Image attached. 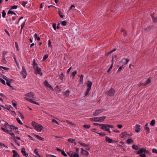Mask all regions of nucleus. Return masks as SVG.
I'll use <instances>...</instances> for the list:
<instances>
[{
    "mask_svg": "<svg viewBox=\"0 0 157 157\" xmlns=\"http://www.w3.org/2000/svg\"><path fill=\"white\" fill-rule=\"evenodd\" d=\"M31 124L34 129L38 132H41L43 128L41 124H37L35 121L32 122Z\"/></svg>",
    "mask_w": 157,
    "mask_h": 157,
    "instance_id": "f257e3e1",
    "label": "nucleus"
},
{
    "mask_svg": "<svg viewBox=\"0 0 157 157\" xmlns=\"http://www.w3.org/2000/svg\"><path fill=\"white\" fill-rule=\"evenodd\" d=\"M34 70L36 74L39 75L40 76L42 75L43 73L41 71L42 70L41 68L37 67L34 68Z\"/></svg>",
    "mask_w": 157,
    "mask_h": 157,
    "instance_id": "f03ea898",
    "label": "nucleus"
},
{
    "mask_svg": "<svg viewBox=\"0 0 157 157\" xmlns=\"http://www.w3.org/2000/svg\"><path fill=\"white\" fill-rule=\"evenodd\" d=\"M115 93V90L113 88H111L108 92L107 95L110 96H113Z\"/></svg>",
    "mask_w": 157,
    "mask_h": 157,
    "instance_id": "7ed1b4c3",
    "label": "nucleus"
},
{
    "mask_svg": "<svg viewBox=\"0 0 157 157\" xmlns=\"http://www.w3.org/2000/svg\"><path fill=\"white\" fill-rule=\"evenodd\" d=\"M129 60L127 58H124L121 61L122 66L126 65L129 62Z\"/></svg>",
    "mask_w": 157,
    "mask_h": 157,
    "instance_id": "20e7f679",
    "label": "nucleus"
},
{
    "mask_svg": "<svg viewBox=\"0 0 157 157\" xmlns=\"http://www.w3.org/2000/svg\"><path fill=\"white\" fill-rule=\"evenodd\" d=\"M68 154L71 157H79V155L78 154L72 151L70 152Z\"/></svg>",
    "mask_w": 157,
    "mask_h": 157,
    "instance_id": "39448f33",
    "label": "nucleus"
},
{
    "mask_svg": "<svg viewBox=\"0 0 157 157\" xmlns=\"http://www.w3.org/2000/svg\"><path fill=\"white\" fill-rule=\"evenodd\" d=\"M120 136L123 139H125L128 137V134L126 132H122Z\"/></svg>",
    "mask_w": 157,
    "mask_h": 157,
    "instance_id": "423d86ee",
    "label": "nucleus"
},
{
    "mask_svg": "<svg viewBox=\"0 0 157 157\" xmlns=\"http://www.w3.org/2000/svg\"><path fill=\"white\" fill-rule=\"evenodd\" d=\"M104 110V109H96L93 113V114L94 116H97L99 113L103 112Z\"/></svg>",
    "mask_w": 157,
    "mask_h": 157,
    "instance_id": "0eeeda50",
    "label": "nucleus"
},
{
    "mask_svg": "<svg viewBox=\"0 0 157 157\" xmlns=\"http://www.w3.org/2000/svg\"><path fill=\"white\" fill-rule=\"evenodd\" d=\"M44 86L47 88H49L51 90H53V88L48 83V81L47 80H45L44 82Z\"/></svg>",
    "mask_w": 157,
    "mask_h": 157,
    "instance_id": "6e6552de",
    "label": "nucleus"
},
{
    "mask_svg": "<svg viewBox=\"0 0 157 157\" xmlns=\"http://www.w3.org/2000/svg\"><path fill=\"white\" fill-rule=\"evenodd\" d=\"M135 131L136 132H140L141 130V126L138 124H136L135 126Z\"/></svg>",
    "mask_w": 157,
    "mask_h": 157,
    "instance_id": "1a4fd4ad",
    "label": "nucleus"
},
{
    "mask_svg": "<svg viewBox=\"0 0 157 157\" xmlns=\"http://www.w3.org/2000/svg\"><path fill=\"white\" fill-rule=\"evenodd\" d=\"M27 73L23 67L22 68L21 75L23 76L24 78H25L27 75Z\"/></svg>",
    "mask_w": 157,
    "mask_h": 157,
    "instance_id": "9d476101",
    "label": "nucleus"
},
{
    "mask_svg": "<svg viewBox=\"0 0 157 157\" xmlns=\"http://www.w3.org/2000/svg\"><path fill=\"white\" fill-rule=\"evenodd\" d=\"M107 124H100V126L101 127L100 128L102 129L103 130L105 131L108 128V127L107 126Z\"/></svg>",
    "mask_w": 157,
    "mask_h": 157,
    "instance_id": "9b49d317",
    "label": "nucleus"
},
{
    "mask_svg": "<svg viewBox=\"0 0 157 157\" xmlns=\"http://www.w3.org/2000/svg\"><path fill=\"white\" fill-rule=\"evenodd\" d=\"M105 140L109 143H114L115 142L112 139L108 137H106Z\"/></svg>",
    "mask_w": 157,
    "mask_h": 157,
    "instance_id": "f8f14e48",
    "label": "nucleus"
},
{
    "mask_svg": "<svg viewBox=\"0 0 157 157\" xmlns=\"http://www.w3.org/2000/svg\"><path fill=\"white\" fill-rule=\"evenodd\" d=\"M146 149L145 148H143L138 151L137 154H140L143 153H144L146 151Z\"/></svg>",
    "mask_w": 157,
    "mask_h": 157,
    "instance_id": "ddd939ff",
    "label": "nucleus"
},
{
    "mask_svg": "<svg viewBox=\"0 0 157 157\" xmlns=\"http://www.w3.org/2000/svg\"><path fill=\"white\" fill-rule=\"evenodd\" d=\"M21 152L24 156L26 157H28V154L26 153L24 148L23 147L22 148Z\"/></svg>",
    "mask_w": 157,
    "mask_h": 157,
    "instance_id": "4468645a",
    "label": "nucleus"
},
{
    "mask_svg": "<svg viewBox=\"0 0 157 157\" xmlns=\"http://www.w3.org/2000/svg\"><path fill=\"white\" fill-rule=\"evenodd\" d=\"M151 82V78H149L148 79H147L144 82V86L147 85L149 83H150Z\"/></svg>",
    "mask_w": 157,
    "mask_h": 157,
    "instance_id": "2eb2a0df",
    "label": "nucleus"
},
{
    "mask_svg": "<svg viewBox=\"0 0 157 157\" xmlns=\"http://www.w3.org/2000/svg\"><path fill=\"white\" fill-rule=\"evenodd\" d=\"M33 135L36 138L38 139L39 140H41V141H44V139L43 138L41 137L39 135H36L34 134H33Z\"/></svg>",
    "mask_w": 157,
    "mask_h": 157,
    "instance_id": "dca6fc26",
    "label": "nucleus"
},
{
    "mask_svg": "<svg viewBox=\"0 0 157 157\" xmlns=\"http://www.w3.org/2000/svg\"><path fill=\"white\" fill-rule=\"evenodd\" d=\"M98 122H102L104 121V120L106 118L105 116H103L101 117H98Z\"/></svg>",
    "mask_w": 157,
    "mask_h": 157,
    "instance_id": "f3484780",
    "label": "nucleus"
},
{
    "mask_svg": "<svg viewBox=\"0 0 157 157\" xmlns=\"http://www.w3.org/2000/svg\"><path fill=\"white\" fill-rule=\"evenodd\" d=\"M81 153L82 155H85L87 156L89 155V153L85 150L83 151H81Z\"/></svg>",
    "mask_w": 157,
    "mask_h": 157,
    "instance_id": "a211bd4d",
    "label": "nucleus"
},
{
    "mask_svg": "<svg viewBox=\"0 0 157 157\" xmlns=\"http://www.w3.org/2000/svg\"><path fill=\"white\" fill-rule=\"evenodd\" d=\"M83 75H81L80 78H79V84L81 85H82L83 84Z\"/></svg>",
    "mask_w": 157,
    "mask_h": 157,
    "instance_id": "6ab92c4d",
    "label": "nucleus"
},
{
    "mask_svg": "<svg viewBox=\"0 0 157 157\" xmlns=\"http://www.w3.org/2000/svg\"><path fill=\"white\" fill-rule=\"evenodd\" d=\"M92 84V82H91L88 81L86 83L87 88L91 89Z\"/></svg>",
    "mask_w": 157,
    "mask_h": 157,
    "instance_id": "aec40b11",
    "label": "nucleus"
},
{
    "mask_svg": "<svg viewBox=\"0 0 157 157\" xmlns=\"http://www.w3.org/2000/svg\"><path fill=\"white\" fill-rule=\"evenodd\" d=\"M32 65L33 66L34 69L35 67H38L37 66V63L36 62V60L35 59L33 60V63L32 64Z\"/></svg>",
    "mask_w": 157,
    "mask_h": 157,
    "instance_id": "412c9836",
    "label": "nucleus"
},
{
    "mask_svg": "<svg viewBox=\"0 0 157 157\" xmlns=\"http://www.w3.org/2000/svg\"><path fill=\"white\" fill-rule=\"evenodd\" d=\"M12 152L13 154V157H20L19 154L17 153L15 150H13Z\"/></svg>",
    "mask_w": 157,
    "mask_h": 157,
    "instance_id": "4be33fe9",
    "label": "nucleus"
},
{
    "mask_svg": "<svg viewBox=\"0 0 157 157\" xmlns=\"http://www.w3.org/2000/svg\"><path fill=\"white\" fill-rule=\"evenodd\" d=\"M148 123H147L145 125H144V129L145 130H146V132H149L150 131V128L149 127H147Z\"/></svg>",
    "mask_w": 157,
    "mask_h": 157,
    "instance_id": "5701e85b",
    "label": "nucleus"
},
{
    "mask_svg": "<svg viewBox=\"0 0 157 157\" xmlns=\"http://www.w3.org/2000/svg\"><path fill=\"white\" fill-rule=\"evenodd\" d=\"M98 117L91 118L89 120L91 121H93L95 122H98Z\"/></svg>",
    "mask_w": 157,
    "mask_h": 157,
    "instance_id": "b1692460",
    "label": "nucleus"
},
{
    "mask_svg": "<svg viewBox=\"0 0 157 157\" xmlns=\"http://www.w3.org/2000/svg\"><path fill=\"white\" fill-rule=\"evenodd\" d=\"M30 102H31L34 104H36L38 105H40V104L39 103L37 102L36 101H33V99H30Z\"/></svg>",
    "mask_w": 157,
    "mask_h": 157,
    "instance_id": "393cba45",
    "label": "nucleus"
},
{
    "mask_svg": "<svg viewBox=\"0 0 157 157\" xmlns=\"http://www.w3.org/2000/svg\"><path fill=\"white\" fill-rule=\"evenodd\" d=\"M151 17L154 22H157V17L152 15Z\"/></svg>",
    "mask_w": 157,
    "mask_h": 157,
    "instance_id": "a878e982",
    "label": "nucleus"
},
{
    "mask_svg": "<svg viewBox=\"0 0 157 157\" xmlns=\"http://www.w3.org/2000/svg\"><path fill=\"white\" fill-rule=\"evenodd\" d=\"M70 91L68 90H67L64 92V95L67 97H68L69 95Z\"/></svg>",
    "mask_w": 157,
    "mask_h": 157,
    "instance_id": "bb28decb",
    "label": "nucleus"
},
{
    "mask_svg": "<svg viewBox=\"0 0 157 157\" xmlns=\"http://www.w3.org/2000/svg\"><path fill=\"white\" fill-rule=\"evenodd\" d=\"M78 143L80 144L81 146L84 147H87L88 145L84 143H83L82 142H78Z\"/></svg>",
    "mask_w": 157,
    "mask_h": 157,
    "instance_id": "cd10ccee",
    "label": "nucleus"
},
{
    "mask_svg": "<svg viewBox=\"0 0 157 157\" xmlns=\"http://www.w3.org/2000/svg\"><path fill=\"white\" fill-rule=\"evenodd\" d=\"M64 75L63 73L62 72L59 75V78L61 80H63V79Z\"/></svg>",
    "mask_w": 157,
    "mask_h": 157,
    "instance_id": "c85d7f7f",
    "label": "nucleus"
},
{
    "mask_svg": "<svg viewBox=\"0 0 157 157\" xmlns=\"http://www.w3.org/2000/svg\"><path fill=\"white\" fill-rule=\"evenodd\" d=\"M34 37L35 40L37 39V40L39 41L40 39V38L39 37H37V35L36 33L35 34Z\"/></svg>",
    "mask_w": 157,
    "mask_h": 157,
    "instance_id": "c756f323",
    "label": "nucleus"
},
{
    "mask_svg": "<svg viewBox=\"0 0 157 157\" xmlns=\"http://www.w3.org/2000/svg\"><path fill=\"white\" fill-rule=\"evenodd\" d=\"M83 127L86 129H88L90 127V125L88 124H84L83 126Z\"/></svg>",
    "mask_w": 157,
    "mask_h": 157,
    "instance_id": "7c9ffc66",
    "label": "nucleus"
},
{
    "mask_svg": "<svg viewBox=\"0 0 157 157\" xmlns=\"http://www.w3.org/2000/svg\"><path fill=\"white\" fill-rule=\"evenodd\" d=\"M133 141V140L131 139H128L127 140V143L128 144H130Z\"/></svg>",
    "mask_w": 157,
    "mask_h": 157,
    "instance_id": "2f4dec72",
    "label": "nucleus"
},
{
    "mask_svg": "<svg viewBox=\"0 0 157 157\" xmlns=\"http://www.w3.org/2000/svg\"><path fill=\"white\" fill-rule=\"evenodd\" d=\"M10 127L11 130L18 129V128L17 127H15L13 125H11L10 126Z\"/></svg>",
    "mask_w": 157,
    "mask_h": 157,
    "instance_id": "473e14b6",
    "label": "nucleus"
},
{
    "mask_svg": "<svg viewBox=\"0 0 157 157\" xmlns=\"http://www.w3.org/2000/svg\"><path fill=\"white\" fill-rule=\"evenodd\" d=\"M155 120L153 119L152 120V121H151L150 124L151 126H153L155 124Z\"/></svg>",
    "mask_w": 157,
    "mask_h": 157,
    "instance_id": "72a5a7b5",
    "label": "nucleus"
},
{
    "mask_svg": "<svg viewBox=\"0 0 157 157\" xmlns=\"http://www.w3.org/2000/svg\"><path fill=\"white\" fill-rule=\"evenodd\" d=\"M8 132H7V133L10 134L13 137H15V136L14 134L13 133L11 132V131L10 130H8Z\"/></svg>",
    "mask_w": 157,
    "mask_h": 157,
    "instance_id": "f704fd0d",
    "label": "nucleus"
},
{
    "mask_svg": "<svg viewBox=\"0 0 157 157\" xmlns=\"http://www.w3.org/2000/svg\"><path fill=\"white\" fill-rule=\"evenodd\" d=\"M90 89H89V88H87V89L86 91L85 94V95L86 96L88 94Z\"/></svg>",
    "mask_w": 157,
    "mask_h": 157,
    "instance_id": "c9c22d12",
    "label": "nucleus"
},
{
    "mask_svg": "<svg viewBox=\"0 0 157 157\" xmlns=\"http://www.w3.org/2000/svg\"><path fill=\"white\" fill-rule=\"evenodd\" d=\"M132 147L133 149L135 150H138L139 149L138 147L137 146L135 145H133L132 146Z\"/></svg>",
    "mask_w": 157,
    "mask_h": 157,
    "instance_id": "e433bc0d",
    "label": "nucleus"
},
{
    "mask_svg": "<svg viewBox=\"0 0 157 157\" xmlns=\"http://www.w3.org/2000/svg\"><path fill=\"white\" fill-rule=\"evenodd\" d=\"M113 63H112V64H111V66H110V67L109 68V69L108 70V71H107L108 73H109V72L112 69L113 67Z\"/></svg>",
    "mask_w": 157,
    "mask_h": 157,
    "instance_id": "4c0bfd02",
    "label": "nucleus"
},
{
    "mask_svg": "<svg viewBox=\"0 0 157 157\" xmlns=\"http://www.w3.org/2000/svg\"><path fill=\"white\" fill-rule=\"evenodd\" d=\"M66 122L67 123V124H71L72 125H73V126H75V124L73 123H72L70 121H68V120H66Z\"/></svg>",
    "mask_w": 157,
    "mask_h": 157,
    "instance_id": "58836bf2",
    "label": "nucleus"
},
{
    "mask_svg": "<svg viewBox=\"0 0 157 157\" xmlns=\"http://www.w3.org/2000/svg\"><path fill=\"white\" fill-rule=\"evenodd\" d=\"M68 141L71 143H74L75 142V140L72 138L69 139Z\"/></svg>",
    "mask_w": 157,
    "mask_h": 157,
    "instance_id": "ea45409f",
    "label": "nucleus"
},
{
    "mask_svg": "<svg viewBox=\"0 0 157 157\" xmlns=\"http://www.w3.org/2000/svg\"><path fill=\"white\" fill-rule=\"evenodd\" d=\"M17 121L19 124L21 125L23 124V123L21 122V120L18 118H17Z\"/></svg>",
    "mask_w": 157,
    "mask_h": 157,
    "instance_id": "a19ab883",
    "label": "nucleus"
},
{
    "mask_svg": "<svg viewBox=\"0 0 157 157\" xmlns=\"http://www.w3.org/2000/svg\"><path fill=\"white\" fill-rule=\"evenodd\" d=\"M13 59H14V61L16 63L17 66H18V64L17 63V60L16 59V57L14 55L13 56Z\"/></svg>",
    "mask_w": 157,
    "mask_h": 157,
    "instance_id": "79ce46f5",
    "label": "nucleus"
},
{
    "mask_svg": "<svg viewBox=\"0 0 157 157\" xmlns=\"http://www.w3.org/2000/svg\"><path fill=\"white\" fill-rule=\"evenodd\" d=\"M9 14H14L15 15H16L15 13L13 12V11H11L10 10L8 12Z\"/></svg>",
    "mask_w": 157,
    "mask_h": 157,
    "instance_id": "37998d69",
    "label": "nucleus"
},
{
    "mask_svg": "<svg viewBox=\"0 0 157 157\" xmlns=\"http://www.w3.org/2000/svg\"><path fill=\"white\" fill-rule=\"evenodd\" d=\"M52 122L53 123H55L58 125L59 124L58 122L55 119H53L52 121Z\"/></svg>",
    "mask_w": 157,
    "mask_h": 157,
    "instance_id": "c03bdc74",
    "label": "nucleus"
},
{
    "mask_svg": "<svg viewBox=\"0 0 157 157\" xmlns=\"http://www.w3.org/2000/svg\"><path fill=\"white\" fill-rule=\"evenodd\" d=\"M6 84L8 86H10V87H12V86L10 85V81L6 80Z\"/></svg>",
    "mask_w": 157,
    "mask_h": 157,
    "instance_id": "a18cd8bd",
    "label": "nucleus"
},
{
    "mask_svg": "<svg viewBox=\"0 0 157 157\" xmlns=\"http://www.w3.org/2000/svg\"><path fill=\"white\" fill-rule=\"evenodd\" d=\"M25 22H24L21 25V29L20 33H21V32L22 29L25 25Z\"/></svg>",
    "mask_w": 157,
    "mask_h": 157,
    "instance_id": "49530a36",
    "label": "nucleus"
},
{
    "mask_svg": "<svg viewBox=\"0 0 157 157\" xmlns=\"http://www.w3.org/2000/svg\"><path fill=\"white\" fill-rule=\"evenodd\" d=\"M77 73V72L76 71H75L72 72V75L73 77H74Z\"/></svg>",
    "mask_w": 157,
    "mask_h": 157,
    "instance_id": "de8ad7c7",
    "label": "nucleus"
},
{
    "mask_svg": "<svg viewBox=\"0 0 157 157\" xmlns=\"http://www.w3.org/2000/svg\"><path fill=\"white\" fill-rule=\"evenodd\" d=\"M61 153H62V154L64 156H67V154L65 153L64 151H61Z\"/></svg>",
    "mask_w": 157,
    "mask_h": 157,
    "instance_id": "09e8293b",
    "label": "nucleus"
},
{
    "mask_svg": "<svg viewBox=\"0 0 157 157\" xmlns=\"http://www.w3.org/2000/svg\"><path fill=\"white\" fill-rule=\"evenodd\" d=\"M61 24L63 26L66 25H67V22L65 21H63L61 23Z\"/></svg>",
    "mask_w": 157,
    "mask_h": 157,
    "instance_id": "8fccbe9b",
    "label": "nucleus"
},
{
    "mask_svg": "<svg viewBox=\"0 0 157 157\" xmlns=\"http://www.w3.org/2000/svg\"><path fill=\"white\" fill-rule=\"evenodd\" d=\"M48 55H44L43 58V60H44L46 59L48 57Z\"/></svg>",
    "mask_w": 157,
    "mask_h": 157,
    "instance_id": "3c124183",
    "label": "nucleus"
},
{
    "mask_svg": "<svg viewBox=\"0 0 157 157\" xmlns=\"http://www.w3.org/2000/svg\"><path fill=\"white\" fill-rule=\"evenodd\" d=\"M6 15V13L4 10H3L2 12V16L3 17H5Z\"/></svg>",
    "mask_w": 157,
    "mask_h": 157,
    "instance_id": "603ef678",
    "label": "nucleus"
},
{
    "mask_svg": "<svg viewBox=\"0 0 157 157\" xmlns=\"http://www.w3.org/2000/svg\"><path fill=\"white\" fill-rule=\"evenodd\" d=\"M0 81L3 84H5V81L2 78H0Z\"/></svg>",
    "mask_w": 157,
    "mask_h": 157,
    "instance_id": "864d4df0",
    "label": "nucleus"
},
{
    "mask_svg": "<svg viewBox=\"0 0 157 157\" xmlns=\"http://www.w3.org/2000/svg\"><path fill=\"white\" fill-rule=\"evenodd\" d=\"M17 7V6H13L11 7V9H16Z\"/></svg>",
    "mask_w": 157,
    "mask_h": 157,
    "instance_id": "5fc2aeb1",
    "label": "nucleus"
},
{
    "mask_svg": "<svg viewBox=\"0 0 157 157\" xmlns=\"http://www.w3.org/2000/svg\"><path fill=\"white\" fill-rule=\"evenodd\" d=\"M152 152L157 154V150L155 148H153L152 150Z\"/></svg>",
    "mask_w": 157,
    "mask_h": 157,
    "instance_id": "6e6d98bb",
    "label": "nucleus"
},
{
    "mask_svg": "<svg viewBox=\"0 0 157 157\" xmlns=\"http://www.w3.org/2000/svg\"><path fill=\"white\" fill-rule=\"evenodd\" d=\"M107 126L108 127V128H114V127L112 125H111V124H107Z\"/></svg>",
    "mask_w": 157,
    "mask_h": 157,
    "instance_id": "4d7b16f0",
    "label": "nucleus"
},
{
    "mask_svg": "<svg viewBox=\"0 0 157 157\" xmlns=\"http://www.w3.org/2000/svg\"><path fill=\"white\" fill-rule=\"evenodd\" d=\"M140 157H146V154L144 153L140 154Z\"/></svg>",
    "mask_w": 157,
    "mask_h": 157,
    "instance_id": "13d9d810",
    "label": "nucleus"
},
{
    "mask_svg": "<svg viewBox=\"0 0 157 157\" xmlns=\"http://www.w3.org/2000/svg\"><path fill=\"white\" fill-rule=\"evenodd\" d=\"M0 69H3L5 70H8V68H6V67H2V66H0Z\"/></svg>",
    "mask_w": 157,
    "mask_h": 157,
    "instance_id": "bf43d9fd",
    "label": "nucleus"
},
{
    "mask_svg": "<svg viewBox=\"0 0 157 157\" xmlns=\"http://www.w3.org/2000/svg\"><path fill=\"white\" fill-rule=\"evenodd\" d=\"M48 45L49 47H50L51 48L52 47V45L51 44V42L50 40H49V41H48Z\"/></svg>",
    "mask_w": 157,
    "mask_h": 157,
    "instance_id": "052dcab7",
    "label": "nucleus"
},
{
    "mask_svg": "<svg viewBox=\"0 0 157 157\" xmlns=\"http://www.w3.org/2000/svg\"><path fill=\"white\" fill-rule=\"evenodd\" d=\"M52 26H53V27L54 29L55 30H56V24L55 23L53 24Z\"/></svg>",
    "mask_w": 157,
    "mask_h": 157,
    "instance_id": "680f3d73",
    "label": "nucleus"
},
{
    "mask_svg": "<svg viewBox=\"0 0 157 157\" xmlns=\"http://www.w3.org/2000/svg\"><path fill=\"white\" fill-rule=\"evenodd\" d=\"M19 114L20 115V116L21 117V119H23L24 118V117L21 113L20 112H18Z\"/></svg>",
    "mask_w": 157,
    "mask_h": 157,
    "instance_id": "e2e57ef3",
    "label": "nucleus"
},
{
    "mask_svg": "<svg viewBox=\"0 0 157 157\" xmlns=\"http://www.w3.org/2000/svg\"><path fill=\"white\" fill-rule=\"evenodd\" d=\"M47 157H56V156L54 155H47Z\"/></svg>",
    "mask_w": 157,
    "mask_h": 157,
    "instance_id": "0e129e2a",
    "label": "nucleus"
},
{
    "mask_svg": "<svg viewBox=\"0 0 157 157\" xmlns=\"http://www.w3.org/2000/svg\"><path fill=\"white\" fill-rule=\"evenodd\" d=\"M2 129L3 131H4L5 132H8V130H7V129H6L5 128H2Z\"/></svg>",
    "mask_w": 157,
    "mask_h": 157,
    "instance_id": "69168bd1",
    "label": "nucleus"
},
{
    "mask_svg": "<svg viewBox=\"0 0 157 157\" xmlns=\"http://www.w3.org/2000/svg\"><path fill=\"white\" fill-rule=\"evenodd\" d=\"M58 13H59V14L60 16V17H61V18H63V17H64V16L63 15H62L61 13H60V11H59V12H58Z\"/></svg>",
    "mask_w": 157,
    "mask_h": 157,
    "instance_id": "338daca9",
    "label": "nucleus"
},
{
    "mask_svg": "<svg viewBox=\"0 0 157 157\" xmlns=\"http://www.w3.org/2000/svg\"><path fill=\"white\" fill-rule=\"evenodd\" d=\"M15 45L16 47L17 48V51H18V44H17V43L16 42H15Z\"/></svg>",
    "mask_w": 157,
    "mask_h": 157,
    "instance_id": "774afa93",
    "label": "nucleus"
}]
</instances>
